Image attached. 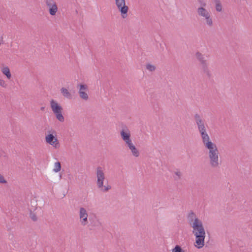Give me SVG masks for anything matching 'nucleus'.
Instances as JSON below:
<instances>
[{
    "label": "nucleus",
    "instance_id": "obj_1",
    "mask_svg": "<svg viewBox=\"0 0 252 252\" xmlns=\"http://www.w3.org/2000/svg\"><path fill=\"white\" fill-rule=\"evenodd\" d=\"M193 228L192 233L195 236V243L198 249L204 246V239L206 234L202 222L198 218H195L193 223L191 224Z\"/></svg>",
    "mask_w": 252,
    "mask_h": 252
},
{
    "label": "nucleus",
    "instance_id": "obj_2",
    "mask_svg": "<svg viewBox=\"0 0 252 252\" xmlns=\"http://www.w3.org/2000/svg\"><path fill=\"white\" fill-rule=\"evenodd\" d=\"M204 146L208 150V156L211 167L213 168L219 167L220 162L219 160V151L216 144L211 141L208 142Z\"/></svg>",
    "mask_w": 252,
    "mask_h": 252
},
{
    "label": "nucleus",
    "instance_id": "obj_3",
    "mask_svg": "<svg viewBox=\"0 0 252 252\" xmlns=\"http://www.w3.org/2000/svg\"><path fill=\"white\" fill-rule=\"evenodd\" d=\"M96 185L97 188L102 192H107L111 189L109 185L104 186V181L105 179L104 170L101 166H98L96 170Z\"/></svg>",
    "mask_w": 252,
    "mask_h": 252
},
{
    "label": "nucleus",
    "instance_id": "obj_4",
    "mask_svg": "<svg viewBox=\"0 0 252 252\" xmlns=\"http://www.w3.org/2000/svg\"><path fill=\"white\" fill-rule=\"evenodd\" d=\"M201 6L197 9V14L203 18L207 26L211 27L213 25V20L211 17V13L207 9L205 8L206 3L202 1L199 0Z\"/></svg>",
    "mask_w": 252,
    "mask_h": 252
},
{
    "label": "nucleus",
    "instance_id": "obj_5",
    "mask_svg": "<svg viewBox=\"0 0 252 252\" xmlns=\"http://www.w3.org/2000/svg\"><path fill=\"white\" fill-rule=\"evenodd\" d=\"M50 104L52 110L56 115L57 119L61 122H64V118L62 114L63 109L61 106L53 99L50 101Z\"/></svg>",
    "mask_w": 252,
    "mask_h": 252
},
{
    "label": "nucleus",
    "instance_id": "obj_6",
    "mask_svg": "<svg viewBox=\"0 0 252 252\" xmlns=\"http://www.w3.org/2000/svg\"><path fill=\"white\" fill-rule=\"evenodd\" d=\"M115 3L121 13L122 17L126 18L127 16L128 7L126 5L125 0H115Z\"/></svg>",
    "mask_w": 252,
    "mask_h": 252
},
{
    "label": "nucleus",
    "instance_id": "obj_7",
    "mask_svg": "<svg viewBox=\"0 0 252 252\" xmlns=\"http://www.w3.org/2000/svg\"><path fill=\"white\" fill-rule=\"evenodd\" d=\"M78 89V94L80 98L85 101L89 99V95L87 92H88V87L85 84H78L77 85Z\"/></svg>",
    "mask_w": 252,
    "mask_h": 252
},
{
    "label": "nucleus",
    "instance_id": "obj_8",
    "mask_svg": "<svg viewBox=\"0 0 252 252\" xmlns=\"http://www.w3.org/2000/svg\"><path fill=\"white\" fill-rule=\"evenodd\" d=\"M206 127H207V125L202 126H199V127L197 128L200 134L203 145L207 144L208 142H211L210 137L207 133Z\"/></svg>",
    "mask_w": 252,
    "mask_h": 252
},
{
    "label": "nucleus",
    "instance_id": "obj_9",
    "mask_svg": "<svg viewBox=\"0 0 252 252\" xmlns=\"http://www.w3.org/2000/svg\"><path fill=\"white\" fill-rule=\"evenodd\" d=\"M79 216L80 222L82 226H86L88 223V214L85 208L81 207L79 209Z\"/></svg>",
    "mask_w": 252,
    "mask_h": 252
},
{
    "label": "nucleus",
    "instance_id": "obj_10",
    "mask_svg": "<svg viewBox=\"0 0 252 252\" xmlns=\"http://www.w3.org/2000/svg\"><path fill=\"white\" fill-rule=\"evenodd\" d=\"M45 140L47 143L53 146L56 149L59 148L60 146L57 138L54 136L53 133L47 135L45 137Z\"/></svg>",
    "mask_w": 252,
    "mask_h": 252
},
{
    "label": "nucleus",
    "instance_id": "obj_11",
    "mask_svg": "<svg viewBox=\"0 0 252 252\" xmlns=\"http://www.w3.org/2000/svg\"><path fill=\"white\" fill-rule=\"evenodd\" d=\"M45 3L49 8V12L52 16L56 15L58 11V6L54 0H46Z\"/></svg>",
    "mask_w": 252,
    "mask_h": 252
},
{
    "label": "nucleus",
    "instance_id": "obj_12",
    "mask_svg": "<svg viewBox=\"0 0 252 252\" xmlns=\"http://www.w3.org/2000/svg\"><path fill=\"white\" fill-rule=\"evenodd\" d=\"M121 137L125 142L130 139V132L126 126H125L120 132Z\"/></svg>",
    "mask_w": 252,
    "mask_h": 252
},
{
    "label": "nucleus",
    "instance_id": "obj_13",
    "mask_svg": "<svg viewBox=\"0 0 252 252\" xmlns=\"http://www.w3.org/2000/svg\"><path fill=\"white\" fill-rule=\"evenodd\" d=\"M195 56L197 61L199 62L201 66L208 64L205 55L202 54L199 52H197L195 54Z\"/></svg>",
    "mask_w": 252,
    "mask_h": 252
},
{
    "label": "nucleus",
    "instance_id": "obj_14",
    "mask_svg": "<svg viewBox=\"0 0 252 252\" xmlns=\"http://www.w3.org/2000/svg\"><path fill=\"white\" fill-rule=\"evenodd\" d=\"M194 119L197 128L199 127V126H202L206 125L205 124V120L203 119L202 116L198 113H196L194 115Z\"/></svg>",
    "mask_w": 252,
    "mask_h": 252
},
{
    "label": "nucleus",
    "instance_id": "obj_15",
    "mask_svg": "<svg viewBox=\"0 0 252 252\" xmlns=\"http://www.w3.org/2000/svg\"><path fill=\"white\" fill-rule=\"evenodd\" d=\"M201 71L204 75L210 79L212 77V74L209 68V64L201 66Z\"/></svg>",
    "mask_w": 252,
    "mask_h": 252
},
{
    "label": "nucleus",
    "instance_id": "obj_16",
    "mask_svg": "<svg viewBox=\"0 0 252 252\" xmlns=\"http://www.w3.org/2000/svg\"><path fill=\"white\" fill-rule=\"evenodd\" d=\"M61 92L63 96L69 99L72 98V95L71 93L68 91V90L65 88H62L61 89Z\"/></svg>",
    "mask_w": 252,
    "mask_h": 252
},
{
    "label": "nucleus",
    "instance_id": "obj_17",
    "mask_svg": "<svg viewBox=\"0 0 252 252\" xmlns=\"http://www.w3.org/2000/svg\"><path fill=\"white\" fill-rule=\"evenodd\" d=\"M195 218H197L196 217V215H195V213H193V212H190L188 216V220L189 221V223L190 226H191V224L193 223Z\"/></svg>",
    "mask_w": 252,
    "mask_h": 252
},
{
    "label": "nucleus",
    "instance_id": "obj_18",
    "mask_svg": "<svg viewBox=\"0 0 252 252\" xmlns=\"http://www.w3.org/2000/svg\"><path fill=\"white\" fill-rule=\"evenodd\" d=\"M129 149L130 150L132 155L135 157H138L139 156V150L136 148L135 145H133L132 147L129 148Z\"/></svg>",
    "mask_w": 252,
    "mask_h": 252
},
{
    "label": "nucleus",
    "instance_id": "obj_19",
    "mask_svg": "<svg viewBox=\"0 0 252 252\" xmlns=\"http://www.w3.org/2000/svg\"><path fill=\"white\" fill-rule=\"evenodd\" d=\"M2 72L6 76V77L10 79L11 77L10 70L8 67H4L1 70Z\"/></svg>",
    "mask_w": 252,
    "mask_h": 252
},
{
    "label": "nucleus",
    "instance_id": "obj_20",
    "mask_svg": "<svg viewBox=\"0 0 252 252\" xmlns=\"http://www.w3.org/2000/svg\"><path fill=\"white\" fill-rule=\"evenodd\" d=\"M61 169V164L59 161H57L54 164V168L53 169V171L57 173L59 172Z\"/></svg>",
    "mask_w": 252,
    "mask_h": 252
},
{
    "label": "nucleus",
    "instance_id": "obj_21",
    "mask_svg": "<svg viewBox=\"0 0 252 252\" xmlns=\"http://www.w3.org/2000/svg\"><path fill=\"white\" fill-rule=\"evenodd\" d=\"M91 224L94 226L99 227L101 226V223L97 219H94L91 221Z\"/></svg>",
    "mask_w": 252,
    "mask_h": 252
},
{
    "label": "nucleus",
    "instance_id": "obj_22",
    "mask_svg": "<svg viewBox=\"0 0 252 252\" xmlns=\"http://www.w3.org/2000/svg\"><path fill=\"white\" fill-rule=\"evenodd\" d=\"M174 174L176 175V176H174L175 180H179L181 179L182 173L179 170H177L175 171Z\"/></svg>",
    "mask_w": 252,
    "mask_h": 252
},
{
    "label": "nucleus",
    "instance_id": "obj_23",
    "mask_svg": "<svg viewBox=\"0 0 252 252\" xmlns=\"http://www.w3.org/2000/svg\"><path fill=\"white\" fill-rule=\"evenodd\" d=\"M172 252H185V251L179 245H176L174 248L172 249Z\"/></svg>",
    "mask_w": 252,
    "mask_h": 252
},
{
    "label": "nucleus",
    "instance_id": "obj_24",
    "mask_svg": "<svg viewBox=\"0 0 252 252\" xmlns=\"http://www.w3.org/2000/svg\"><path fill=\"white\" fill-rule=\"evenodd\" d=\"M216 9L218 12H220L222 10V6L220 2V1H219L218 2H216Z\"/></svg>",
    "mask_w": 252,
    "mask_h": 252
},
{
    "label": "nucleus",
    "instance_id": "obj_25",
    "mask_svg": "<svg viewBox=\"0 0 252 252\" xmlns=\"http://www.w3.org/2000/svg\"><path fill=\"white\" fill-rule=\"evenodd\" d=\"M146 68L150 71H153L156 69V67L154 65L149 63L146 65Z\"/></svg>",
    "mask_w": 252,
    "mask_h": 252
},
{
    "label": "nucleus",
    "instance_id": "obj_26",
    "mask_svg": "<svg viewBox=\"0 0 252 252\" xmlns=\"http://www.w3.org/2000/svg\"><path fill=\"white\" fill-rule=\"evenodd\" d=\"M125 142V144H126V147H127L128 148L131 147H132L133 145H134L133 144L132 141L131 139L128 140H127Z\"/></svg>",
    "mask_w": 252,
    "mask_h": 252
},
{
    "label": "nucleus",
    "instance_id": "obj_27",
    "mask_svg": "<svg viewBox=\"0 0 252 252\" xmlns=\"http://www.w3.org/2000/svg\"><path fill=\"white\" fill-rule=\"evenodd\" d=\"M30 217L31 219L34 221H36L37 220V217H36L35 214H34L32 212H30Z\"/></svg>",
    "mask_w": 252,
    "mask_h": 252
},
{
    "label": "nucleus",
    "instance_id": "obj_28",
    "mask_svg": "<svg viewBox=\"0 0 252 252\" xmlns=\"http://www.w3.org/2000/svg\"><path fill=\"white\" fill-rule=\"evenodd\" d=\"M0 183H6V180L4 179L3 176L1 175V174H0Z\"/></svg>",
    "mask_w": 252,
    "mask_h": 252
},
{
    "label": "nucleus",
    "instance_id": "obj_29",
    "mask_svg": "<svg viewBox=\"0 0 252 252\" xmlns=\"http://www.w3.org/2000/svg\"><path fill=\"white\" fill-rule=\"evenodd\" d=\"M44 107H41V109L42 110H44Z\"/></svg>",
    "mask_w": 252,
    "mask_h": 252
},
{
    "label": "nucleus",
    "instance_id": "obj_30",
    "mask_svg": "<svg viewBox=\"0 0 252 252\" xmlns=\"http://www.w3.org/2000/svg\"><path fill=\"white\" fill-rule=\"evenodd\" d=\"M60 178H62V176H61V175H60Z\"/></svg>",
    "mask_w": 252,
    "mask_h": 252
}]
</instances>
